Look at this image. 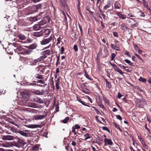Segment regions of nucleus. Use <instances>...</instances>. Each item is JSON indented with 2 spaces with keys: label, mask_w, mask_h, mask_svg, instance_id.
Returning <instances> with one entry per match:
<instances>
[{
  "label": "nucleus",
  "mask_w": 151,
  "mask_h": 151,
  "mask_svg": "<svg viewBox=\"0 0 151 151\" xmlns=\"http://www.w3.org/2000/svg\"><path fill=\"white\" fill-rule=\"evenodd\" d=\"M33 35L34 36L36 37H39L42 35V33L40 32H35Z\"/></svg>",
  "instance_id": "obj_18"
},
{
  "label": "nucleus",
  "mask_w": 151,
  "mask_h": 151,
  "mask_svg": "<svg viewBox=\"0 0 151 151\" xmlns=\"http://www.w3.org/2000/svg\"><path fill=\"white\" fill-rule=\"evenodd\" d=\"M36 78L39 79H42L43 78L42 75H39L38 74L37 75V76H36Z\"/></svg>",
  "instance_id": "obj_36"
},
{
  "label": "nucleus",
  "mask_w": 151,
  "mask_h": 151,
  "mask_svg": "<svg viewBox=\"0 0 151 151\" xmlns=\"http://www.w3.org/2000/svg\"><path fill=\"white\" fill-rule=\"evenodd\" d=\"M2 139L4 140H12L14 139V137L12 135H7L3 137Z\"/></svg>",
  "instance_id": "obj_3"
},
{
  "label": "nucleus",
  "mask_w": 151,
  "mask_h": 151,
  "mask_svg": "<svg viewBox=\"0 0 151 151\" xmlns=\"http://www.w3.org/2000/svg\"><path fill=\"white\" fill-rule=\"evenodd\" d=\"M78 100L83 105L86 106H88V105L85 104L84 102L81 101L80 99L79 100Z\"/></svg>",
  "instance_id": "obj_43"
},
{
  "label": "nucleus",
  "mask_w": 151,
  "mask_h": 151,
  "mask_svg": "<svg viewBox=\"0 0 151 151\" xmlns=\"http://www.w3.org/2000/svg\"><path fill=\"white\" fill-rule=\"evenodd\" d=\"M33 93L36 94L38 95H43L44 94L45 91L43 90L40 91L38 90H35L33 91Z\"/></svg>",
  "instance_id": "obj_7"
},
{
  "label": "nucleus",
  "mask_w": 151,
  "mask_h": 151,
  "mask_svg": "<svg viewBox=\"0 0 151 151\" xmlns=\"http://www.w3.org/2000/svg\"><path fill=\"white\" fill-rule=\"evenodd\" d=\"M102 128V129L103 130H105V131H107L108 132H110V130H109V129L107 127H103Z\"/></svg>",
  "instance_id": "obj_32"
},
{
  "label": "nucleus",
  "mask_w": 151,
  "mask_h": 151,
  "mask_svg": "<svg viewBox=\"0 0 151 151\" xmlns=\"http://www.w3.org/2000/svg\"><path fill=\"white\" fill-rule=\"evenodd\" d=\"M117 15L120 18L122 19H124L127 18L126 15L122 14L120 12H118L117 13Z\"/></svg>",
  "instance_id": "obj_14"
},
{
  "label": "nucleus",
  "mask_w": 151,
  "mask_h": 151,
  "mask_svg": "<svg viewBox=\"0 0 151 151\" xmlns=\"http://www.w3.org/2000/svg\"><path fill=\"white\" fill-rule=\"evenodd\" d=\"M31 50H29L24 49L23 51L21 52V53L23 55L29 54L31 53Z\"/></svg>",
  "instance_id": "obj_9"
},
{
  "label": "nucleus",
  "mask_w": 151,
  "mask_h": 151,
  "mask_svg": "<svg viewBox=\"0 0 151 151\" xmlns=\"http://www.w3.org/2000/svg\"><path fill=\"white\" fill-rule=\"evenodd\" d=\"M37 100L36 101L39 103L42 104L43 102V100L40 98H38Z\"/></svg>",
  "instance_id": "obj_31"
},
{
  "label": "nucleus",
  "mask_w": 151,
  "mask_h": 151,
  "mask_svg": "<svg viewBox=\"0 0 151 151\" xmlns=\"http://www.w3.org/2000/svg\"><path fill=\"white\" fill-rule=\"evenodd\" d=\"M135 55H136L137 57H138V58L140 59L141 60H142V58H141L138 55H137V54H134Z\"/></svg>",
  "instance_id": "obj_54"
},
{
  "label": "nucleus",
  "mask_w": 151,
  "mask_h": 151,
  "mask_svg": "<svg viewBox=\"0 0 151 151\" xmlns=\"http://www.w3.org/2000/svg\"><path fill=\"white\" fill-rule=\"evenodd\" d=\"M130 65H131L132 67L135 66V65L134 63L132 62H130V64H129Z\"/></svg>",
  "instance_id": "obj_60"
},
{
  "label": "nucleus",
  "mask_w": 151,
  "mask_h": 151,
  "mask_svg": "<svg viewBox=\"0 0 151 151\" xmlns=\"http://www.w3.org/2000/svg\"><path fill=\"white\" fill-rule=\"evenodd\" d=\"M115 127L118 129H119L121 132H122V130L120 128L119 126L116 124H114Z\"/></svg>",
  "instance_id": "obj_26"
},
{
  "label": "nucleus",
  "mask_w": 151,
  "mask_h": 151,
  "mask_svg": "<svg viewBox=\"0 0 151 151\" xmlns=\"http://www.w3.org/2000/svg\"><path fill=\"white\" fill-rule=\"evenodd\" d=\"M19 133L21 135L25 137H27L28 136V134L25 132L23 131L19 130Z\"/></svg>",
  "instance_id": "obj_17"
},
{
  "label": "nucleus",
  "mask_w": 151,
  "mask_h": 151,
  "mask_svg": "<svg viewBox=\"0 0 151 151\" xmlns=\"http://www.w3.org/2000/svg\"><path fill=\"white\" fill-rule=\"evenodd\" d=\"M132 19L129 18V17H127V21L129 23H131V20H132Z\"/></svg>",
  "instance_id": "obj_45"
},
{
  "label": "nucleus",
  "mask_w": 151,
  "mask_h": 151,
  "mask_svg": "<svg viewBox=\"0 0 151 151\" xmlns=\"http://www.w3.org/2000/svg\"><path fill=\"white\" fill-rule=\"evenodd\" d=\"M139 80L140 81L142 82H145L146 81V80L145 78H143L142 77H140Z\"/></svg>",
  "instance_id": "obj_28"
},
{
  "label": "nucleus",
  "mask_w": 151,
  "mask_h": 151,
  "mask_svg": "<svg viewBox=\"0 0 151 151\" xmlns=\"http://www.w3.org/2000/svg\"><path fill=\"white\" fill-rule=\"evenodd\" d=\"M114 8L116 9H120V4L118 1H116L114 3Z\"/></svg>",
  "instance_id": "obj_16"
},
{
  "label": "nucleus",
  "mask_w": 151,
  "mask_h": 151,
  "mask_svg": "<svg viewBox=\"0 0 151 151\" xmlns=\"http://www.w3.org/2000/svg\"><path fill=\"white\" fill-rule=\"evenodd\" d=\"M138 25V24L137 23H136L134 24H131V27L134 28L135 27H137Z\"/></svg>",
  "instance_id": "obj_34"
},
{
  "label": "nucleus",
  "mask_w": 151,
  "mask_h": 151,
  "mask_svg": "<svg viewBox=\"0 0 151 151\" xmlns=\"http://www.w3.org/2000/svg\"><path fill=\"white\" fill-rule=\"evenodd\" d=\"M40 18V15H38L37 16L32 17L31 19L33 22H35L38 20V19H39Z\"/></svg>",
  "instance_id": "obj_15"
},
{
  "label": "nucleus",
  "mask_w": 151,
  "mask_h": 151,
  "mask_svg": "<svg viewBox=\"0 0 151 151\" xmlns=\"http://www.w3.org/2000/svg\"><path fill=\"white\" fill-rule=\"evenodd\" d=\"M41 5L40 4H38L36 5H34L32 6L33 9H35V8H36V9L35 10H34L33 11L34 12L37 11L38 10L41 8Z\"/></svg>",
  "instance_id": "obj_11"
},
{
  "label": "nucleus",
  "mask_w": 151,
  "mask_h": 151,
  "mask_svg": "<svg viewBox=\"0 0 151 151\" xmlns=\"http://www.w3.org/2000/svg\"><path fill=\"white\" fill-rule=\"evenodd\" d=\"M39 145H34L32 147V150L36 151L38 149Z\"/></svg>",
  "instance_id": "obj_24"
},
{
  "label": "nucleus",
  "mask_w": 151,
  "mask_h": 151,
  "mask_svg": "<svg viewBox=\"0 0 151 151\" xmlns=\"http://www.w3.org/2000/svg\"><path fill=\"white\" fill-rule=\"evenodd\" d=\"M59 58H60V57L59 56H57V63H56V65L57 64V63H58V61H59Z\"/></svg>",
  "instance_id": "obj_61"
},
{
  "label": "nucleus",
  "mask_w": 151,
  "mask_h": 151,
  "mask_svg": "<svg viewBox=\"0 0 151 151\" xmlns=\"http://www.w3.org/2000/svg\"><path fill=\"white\" fill-rule=\"evenodd\" d=\"M128 15L130 17H134V16L131 13H129L128 14Z\"/></svg>",
  "instance_id": "obj_59"
},
{
  "label": "nucleus",
  "mask_w": 151,
  "mask_h": 151,
  "mask_svg": "<svg viewBox=\"0 0 151 151\" xmlns=\"http://www.w3.org/2000/svg\"><path fill=\"white\" fill-rule=\"evenodd\" d=\"M94 110L99 115L101 114V113L96 109H94Z\"/></svg>",
  "instance_id": "obj_51"
},
{
  "label": "nucleus",
  "mask_w": 151,
  "mask_h": 151,
  "mask_svg": "<svg viewBox=\"0 0 151 151\" xmlns=\"http://www.w3.org/2000/svg\"><path fill=\"white\" fill-rule=\"evenodd\" d=\"M60 53L62 54L63 53V52L64 51V48L63 47H62L60 49Z\"/></svg>",
  "instance_id": "obj_40"
},
{
  "label": "nucleus",
  "mask_w": 151,
  "mask_h": 151,
  "mask_svg": "<svg viewBox=\"0 0 151 151\" xmlns=\"http://www.w3.org/2000/svg\"><path fill=\"white\" fill-rule=\"evenodd\" d=\"M114 70L115 71H116L117 72L119 73L120 74L123 75L124 73L122 72V70L118 68L117 66H116L114 68Z\"/></svg>",
  "instance_id": "obj_8"
},
{
  "label": "nucleus",
  "mask_w": 151,
  "mask_h": 151,
  "mask_svg": "<svg viewBox=\"0 0 151 151\" xmlns=\"http://www.w3.org/2000/svg\"><path fill=\"white\" fill-rule=\"evenodd\" d=\"M53 40L52 37L51 36L48 38L43 39L41 41L40 44L42 45H45L50 43Z\"/></svg>",
  "instance_id": "obj_1"
},
{
  "label": "nucleus",
  "mask_w": 151,
  "mask_h": 151,
  "mask_svg": "<svg viewBox=\"0 0 151 151\" xmlns=\"http://www.w3.org/2000/svg\"><path fill=\"white\" fill-rule=\"evenodd\" d=\"M97 104L101 108L103 109H104V106L101 104V102H99Z\"/></svg>",
  "instance_id": "obj_29"
},
{
  "label": "nucleus",
  "mask_w": 151,
  "mask_h": 151,
  "mask_svg": "<svg viewBox=\"0 0 151 151\" xmlns=\"http://www.w3.org/2000/svg\"><path fill=\"white\" fill-rule=\"evenodd\" d=\"M24 49L22 47V46H19L17 49L16 50L20 52H23L24 50Z\"/></svg>",
  "instance_id": "obj_25"
},
{
  "label": "nucleus",
  "mask_w": 151,
  "mask_h": 151,
  "mask_svg": "<svg viewBox=\"0 0 151 151\" xmlns=\"http://www.w3.org/2000/svg\"><path fill=\"white\" fill-rule=\"evenodd\" d=\"M143 1H144V4L145 6L147 7H148V5L146 4V3L145 2V0H143Z\"/></svg>",
  "instance_id": "obj_57"
},
{
  "label": "nucleus",
  "mask_w": 151,
  "mask_h": 151,
  "mask_svg": "<svg viewBox=\"0 0 151 151\" xmlns=\"http://www.w3.org/2000/svg\"><path fill=\"white\" fill-rule=\"evenodd\" d=\"M111 47L113 49H116V50H119L118 49H115V48L114 46V45L113 44H111Z\"/></svg>",
  "instance_id": "obj_49"
},
{
  "label": "nucleus",
  "mask_w": 151,
  "mask_h": 151,
  "mask_svg": "<svg viewBox=\"0 0 151 151\" xmlns=\"http://www.w3.org/2000/svg\"><path fill=\"white\" fill-rule=\"evenodd\" d=\"M127 72H130L132 71V69L131 68H129L128 69H127V68L124 69Z\"/></svg>",
  "instance_id": "obj_38"
},
{
  "label": "nucleus",
  "mask_w": 151,
  "mask_h": 151,
  "mask_svg": "<svg viewBox=\"0 0 151 151\" xmlns=\"http://www.w3.org/2000/svg\"><path fill=\"white\" fill-rule=\"evenodd\" d=\"M29 128H31L41 127V126L37 124H31L29 125L28 127Z\"/></svg>",
  "instance_id": "obj_13"
},
{
  "label": "nucleus",
  "mask_w": 151,
  "mask_h": 151,
  "mask_svg": "<svg viewBox=\"0 0 151 151\" xmlns=\"http://www.w3.org/2000/svg\"><path fill=\"white\" fill-rule=\"evenodd\" d=\"M72 132L74 133V134L75 135L76 134V133L75 131V129L74 128V127L73 126L72 127Z\"/></svg>",
  "instance_id": "obj_41"
},
{
  "label": "nucleus",
  "mask_w": 151,
  "mask_h": 151,
  "mask_svg": "<svg viewBox=\"0 0 151 151\" xmlns=\"http://www.w3.org/2000/svg\"><path fill=\"white\" fill-rule=\"evenodd\" d=\"M110 64H111V65L113 67V68H114L116 66V64H115L114 63H112L111 62L110 63Z\"/></svg>",
  "instance_id": "obj_58"
},
{
  "label": "nucleus",
  "mask_w": 151,
  "mask_h": 151,
  "mask_svg": "<svg viewBox=\"0 0 151 151\" xmlns=\"http://www.w3.org/2000/svg\"><path fill=\"white\" fill-rule=\"evenodd\" d=\"M104 141L105 143V145H112L113 143L111 139L105 138L104 139Z\"/></svg>",
  "instance_id": "obj_4"
},
{
  "label": "nucleus",
  "mask_w": 151,
  "mask_h": 151,
  "mask_svg": "<svg viewBox=\"0 0 151 151\" xmlns=\"http://www.w3.org/2000/svg\"><path fill=\"white\" fill-rule=\"evenodd\" d=\"M124 61L126 63H128L129 64H130V63L131 62V61L129 60L128 59H125L124 60Z\"/></svg>",
  "instance_id": "obj_52"
},
{
  "label": "nucleus",
  "mask_w": 151,
  "mask_h": 151,
  "mask_svg": "<svg viewBox=\"0 0 151 151\" xmlns=\"http://www.w3.org/2000/svg\"><path fill=\"white\" fill-rule=\"evenodd\" d=\"M104 101L108 105H109V101L106 99L104 98Z\"/></svg>",
  "instance_id": "obj_37"
},
{
  "label": "nucleus",
  "mask_w": 151,
  "mask_h": 151,
  "mask_svg": "<svg viewBox=\"0 0 151 151\" xmlns=\"http://www.w3.org/2000/svg\"><path fill=\"white\" fill-rule=\"evenodd\" d=\"M41 58H38V59H36L34 61V62L36 64V63L39 62H40L41 61Z\"/></svg>",
  "instance_id": "obj_30"
},
{
  "label": "nucleus",
  "mask_w": 151,
  "mask_h": 151,
  "mask_svg": "<svg viewBox=\"0 0 151 151\" xmlns=\"http://www.w3.org/2000/svg\"><path fill=\"white\" fill-rule=\"evenodd\" d=\"M59 81H60V80H59V78L57 79L56 80V83H55L56 87V88L57 89H58L60 88L59 86L58 85Z\"/></svg>",
  "instance_id": "obj_20"
},
{
  "label": "nucleus",
  "mask_w": 151,
  "mask_h": 151,
  "mask_svg": "<svg viewBox=\"0 0 151 151\" xmlns=\"http://www.w3.org/2000/svg\"><path fill=\"white\" fill-rule=\"evenodd\" d=\"M122 96V95L119 92L118 93L117 95L118 98L120 99Z\"/></svg>",
  "instance_id": "obj_46"
},
{
  "label": "nucleus",
  "mask_w": 151,
  "mask_h": 151,
  "mask_svg": "<svg viewBox=\"0 0 151 151\" xmlns=\"http://www.w3.org/2000/svg\"><path fill=\"white\" fill-rule=\"evenodd\" d=\"M74 128L75 129H79L80 128V126L78 124H76L75 125V127H74Z\"/></svg>",
  "instance_id": "obj_39"
},
{
  "label": "nucleus",
  "mask_w": 151,
  "mask_h": 151,
  "mask_svg": "<svg viewBox=\"0 0 151 151\" xmlns=\"http://www.w3.org/2000/svg\"><path fill=\"white\" fill-rule=\"evenodd\" d=\"M69 120V118L68 117H66L65 119L63 120V122L64 123H66Z\"/></svg>",
  "instance_id": "obj_35"
},
{
  "label": "nucleus",
  "mask_w": 151,
  "mask_h": 151,
  "mask_svg": "<svg viewBox=\"0 0 151 151\" xmlns=\"http://www.w3.org/2000/svg\"><path fill=\"white\" fill-rule=\"evenodd\" d=\"M17 37L19 39L21 40H25L26 38V37L22 34L18 35H17Z\"/></svg>",
  "instance_id": "obj_10"
},
{
  "label": "nucleus",
  "mask_w": 151,
  "mask_h": 151,
  "mask_svg": "<svg viewBox=\"0 0 151 151\" xmlns=\"http://www.w3.org/2000/svg\"><path fill=\"white\" fill-rule=\"evenodd\" d=\"M117 111V109L116 108H114L113 109V110H112V111H113V112H116V111Z\"/></svg>",
  "instance_id": "obj_64"
},
{
  "label": "nucleus",
  "mask_w": 151,
  "mask_h": 151,
  "mask_svg": "<svg viewBox=\"0 0 151 151\" xmlns=\"http://www.w3.org/2000/svg\"><path fill=\"white\" fill-rule=\"evenodd\" d=\"M101 15L103 17V18L104 19H107V17L105 15H104V14H101Z\"/></svg>",
  "instance_id": "obj_48"
},
{
  "label": "nucleus",
  "mask_w": 151,
  "mask_h": 151,
  "mask_svg": "<svg viewBox=\"0 0 151 151\" xmlns=\"http://www.w3.org/2000/svg\"><path fill=\"white\" fill-rule=\"evenodd\" d=\"M121 28L123 30H125L126 29V27L124 26V24H122L120 25Z\"/></svg>",
  "instance_id": "obj_27"
},
{
  "label": "nucleus",
  "mask_w": 151,
  "mask_h": 151,
  "mask_svg": "<svg viewBox=\"0 0 151 151\" xmlns=\"http://www.w3.org/2000/svg\"><path fill=\"white\" fill-rule=\"evenodd\" d=\"M101 26L102 27V28H104L105 27V26L103 23V22L101 21Z\"/></svg>",
  "instance_id": "obj_56"
},
{
  "label": "nucleus",
  "mask_w": 151,
  "mask_h": 151,
  "mask_svg": "<svg viewBox=\"0 0 151 151\" xmlns=\"http://www.w3.org/2000/svg\"><path fill=\"white\" fill-rule=\"evenodd\" d=\"M61 39L60 37H59L57 39V44H59L60 43V40Z\"/></svg>",
  "instance_id": "obj_42"
},
{
  "label": "nucleus",
  "mask_w": 151,
  "mask_h": 151,
  "mask_svg": "<svg viewBox=\"0 0 151 151\" xmlns=\"http://www.w3.org/2000/svg\"><path fill=\"white\" fill-rule=\"evenodd\" d=\"M76 142L73 141L72 143V145L74 146L76 145Z\"/></svg>",
  "instance_id": "obj_62"
},
{
  "label": "nucleus",
  "mask_w": 151,
  "mask_h": 151,
  "mask_svg": "<svg viewBox=\"0 0 151 151\" xmlns=\"http://www.w3.org/2000/svg\"><path fill=\"white\" fill-rule=\"evenodd\" d=\"M111 2L110 0L107 1V4L103 7V9L104 10H106L108 8H109L111 6Z\"/></svg>",
  "instance_id": "obj_5"
},
{
  "label": "nucleus",
  "mask_w": 151,
  "mask_h": 151,
  "mask_svg": "<svg viewBox=\"0 0 151 151\" xmlns=\"http://www.w3.org/2000/svg\"><path fill=\"white\" fill-rule=\"evenodd\" d=\"M40 25H42V22H40V24H36L33 27V29L35 30H37L40 28Z\"/></svg>",
  "instance_id": "obj_6"
},
{
  "label": "nucleus",
  "mask_w": 151,
  "mask_h": 151,
  "mask_svg": "<svg viewBox=\"0 0 151 151\" xmlns=\"http://www.w3.org/2000/svg\"><path fill=\"white\" fill-rule=\"evenodd\" d=\"M106 87H108V88H110L111 87V83H110L109 82L107 81V80H106Z\"/></svg>",
  "instance_id": "obj_19"
},
{
  "label": "nucleus",
  "mask_w": 151,
  "mask_h": 151,
  "mask_svg": "<svg viewBox=\"0 0 151 151\" xmlns=\"http://www.w3.org/2000/svg\"><path fill=\"white\" fill-rule=\"evenodd\" d=\"M37 44L36 43H34L30 45L29 46L28 48L29 49L33 50L36 49L37 48Z\"/></svg>",
  "instance_id": "obj_12"
},
{
  "label": "nucleus",
  "mask_w": 151,
  "mask_h": 151,
  "mask_svg": "<svg viewBox=\"0 0 151 151\" xmlns=\"http://www.w3.org/2000/svg\"><path fill=\"white\" fill-rule=\"evenodd\" d=\"M119 65V66H120V67L121 68H124V69H125V68H128V67H125L123 65Z\"/></svg>",
  "instance_id": "obj_55"
},
{
  "label": "nucleus",
  "mask_w": 151,
  "mask_h": 151,
  "mask_svg": "<svg viewBox=\"0 0 151 151\" xmlns=\"http://www.w3.org/2000/svg\"><path fill=\"white\" fill-rule=\"evenodd\" d=\"M73 49L75 51H77L78 50V47L76 45H75L73 46Z\"/></svg>",
  "instance_id": "obj_44"
},
{
  "label": "nucleus",
  "mask_w": 151,
  "mask_h": 151,
  "mask_svg": "<svg viewBox=\"0 0 151 151\" xmlns=\"http://www.w3.org/2000/svg\"><path fill=\"white\" fill-rule=\"evenodd\" d=\"M116 117L117 119L119 120H121L122 119V117L120 115H116Z\"/></svg>",
  "instance_id": "obj_53"
},
{
  "label": "nucleus",
  "mask_w": 151,
  "mask_h": 151,
  "mask_svg": "<svg viewBox=\"0 0 151 151\" xmlns=\"http://www.w3.org/2000/svg\"><path fill=\"white\" fill-rule=\"evenodd\" d=\"M46 116V115H36L33 116V118L35 120L41 119L45 118Z\"/></svg>",
  "instance_id": "obj_2"
},
{
  "label": "nucleus",
  "mask_w": 151,
  "mask_h": 151,
  "mask_svg": "<svg viewBox=\"0 0 151 151\" xmlns=\"http://www.w3.org/2000/svg\"><path fill=\"white\" fill-rule=\"evenodd\" d=\"M29 65H30L33 66V65H36V64L34 62V61H32V62H30Z\"/></svg>",
  "instance_id": "obj_47"
},
{
  "label": "nucleus",
  "mask_w": 151,
  "mask_h": 151,
  "mask_svg": "<svg viewBox=\"0 0 151 151\" xmlns=\"http://www.w3.org/2000/svg\"><path fill=\"white\" fill-rule=\"evenodd\" d=\"M42 54L43 55L47 54L49 55L50 54V51L49 50H46L42 52Z\"/></svg>",
  "instance_id": "obj_23"
},
{
  "label": "nucleus",
  "mask_w": 151,
  "mask_h": 151,
  "mask_svg": "<svg viewBox=\"0 0 151 151\" xmlns=\"http://www.w3.org/2000/svg\"><path fill=\"white\" fill-rule=\"evenodd\" d=\"M113 35L114 36L116 37H118V35L117 32H114L113 33Z\"/></svg>",
  "instance_id": "obj_50"
},
{
  "label": "nucleus",
  "mask_w": 151,
  "mask_h": 151,
  "mask_svg": "<svg viewBox=\"0 0 151 151\" xmlns=\"http://www.w3.org/2000/svg\"><path fill=\"white\" fill-rule=\"evenodd\" d=\"M116 54L114 53H112L111 55V60H114V58L115 57Z\"/></svg>",
  "instance_id": "obj_33"
},
{
  "label": "nucleus",
  "mask_w": 151,
  "mask_h": 151,
  "mask_svg": "<svg viewBox=\"0 0 151 151\" xmlns=\"http://www.w3.org/2000/svg\"><path fill=\"white\" fill-rule=\"evenodd\" d=\"M89 134H88L87 133V134L84 135V137H86L85 139H84V141H86L87 139L91 138V137L89 136Z\"/></svg>",
  "instance_id": "obj_22"
},
{
  "label": "nucleus",
  "mask_w": 151,
  "mask_h": 151,
  "mask_svg": "<svg viewBox=\"0 0 151 151\" xmlns=\"http://www.w3.org/2000/svg\"><path fill=\"white\" fill-rule=\"evenodd\" d=\"M84 72H85V73H84V76H85V77L88 79L89 80H91L92 79L90 77V76L88 74L87 72L85 70H84Z\"/></svg>",
  "instance_id": "obj_21"
},
{
  "label": "nucleus",
  "mask_w": 151,
  "mask_h": 151,
  "mask_svg": "<svg viewBox=\"0 0 151 151\" xmlns=\"http://www.w3.org/2000/svg\"><path fill=\"white\" fill-rule=\"evenodd\" d=\"M145 129H146L148 132H150V129H149V128H148L147 127L146 125L145 126Z\"/></svg>",
  "instance_id": "obj_63"
}]
</instances>
